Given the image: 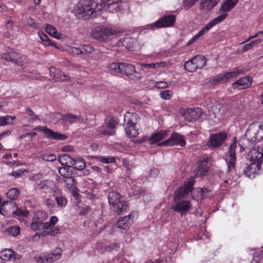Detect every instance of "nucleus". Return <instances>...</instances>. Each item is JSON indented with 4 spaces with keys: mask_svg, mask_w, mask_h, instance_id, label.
Segmentation results:
<instances>
[{
    "mask_svg": "<svg viewBox=\"0 0 263 263\" xmlns=\"http://www.w3.org/2000/svg\"><path fill=\"white\" fill-rule=\"evenodd\" d=\"M101 3L100 0H80L74 6L72 12L78 19L95 17L102 10Z\"/></svg>",
    "mask_w": 263,
    "mask_h": 263,
    "instance_id": "nucleus-1",
    "label": "nucleus"
},
{
    "mask_svg": "<svg viewBox=\"0 0 263 263\" xmlns=\"http://www.w3.org/2000/svg\"><path fill=\"white\" fill-rule=\"evenodd\" d=\"M118 33V31L110 26H101L91 31V36L96 40L107 42L112 36L117 35Z\"/></svg>",
    "mask_w": 263,
    "mask_h": 263,
    "instance_id": "nucleus-2",
    "label": "nucleus"
},
{
    "mask_svg": "<svg viewBox=\"0 0 263 263\" xmlns=\"http://www.w3.org/2000/svg\"><path fill=\"white\" fill-rule=\"evenodd\" d=\"M139 119V116L136 113L127 112L124 115L125 130L128 137L130 138L136 137L138 135L135 125L138 123Z\"/></svg>",
    "mask_w": 263,
    "mask_h": 263,
    "instance_id": "nucleus-3",
    "label": "nucleus"
},
{
    "mask_svg": "<svg viewBox=\"0 0 263 263\" xmlns=\"http://www.w3.org/2000/svg\"><path fill=\"white\" fill-rule=\"evenodd\" d=\"M245 136L248 141L253 143L263 138L262 126L260 125L252 124L247 130Z\"/></svg>",
    "mask_w": 263,
    "mask_h": 263,
    "instance_id": "nucleus-4",
    "label": "nucleus"
},
{
    "mask_svg": "<svg viewBox=\"0 0 263 263\" xmlns=\"http://www.w3.org/2000/svg\"><path fill=\"white\" fill-rule=\"evenodd\" d=\"M238 145L240 146V151H243L244 148L242 147L239 143H237V141L236 140V138H235L233 143L230 146L229 151L227 153L226 161L228 165L227 172L228 173L235 169L236 160L235 149L237 147Z\"/></svg>",
    "mask_w": 263,
    "mask_h": 263,
    "instance_id": "nucleus-5",
    "label": "nucleus"
},
{
    "mask_svg": "<svg viewBox=\"0 0 263 263\" xmlns=\"http://www.w3.org/2000/svg\"><path fill=\"white\" fill-rule=\"evenodd\" d=\"M120 73L134 81L140 80V73L136 71L134 65L130 63H121Z\"/></svg>",
    "mask_w": 263,
    "mask_h": 263,
    "instance_id": "nucleus-6",
    "label": "nucleus"
},
{
    "mask_svg": "<svg viewBox=\"0 0 263 263\" xmlns=\"http://www.w3.org/2000/svg\"><path fill=\"white\" fill-rule=\"evenodd\" d=\"M2 58L20 66H22L26 61V56L14 51L3 53Z\"/></svg>",
    "mask_w": 263,
    "mask_h": 263,
    "instance_id": "nucleus-7",
    "label": "nucleus"
},
{
    "mask_svg": "<svg viewBox=\"0 0 263 263\" xmlns=\"http://www.w3.org/2000/svg\"><path fill=\"white\" fill-rule=\"evenodd\" d=\"M238 0H225L221 5L219 12L220 15L215 18H220L219 23L222 22L228 16V12L231 11L237 4Z\"/></svg>",
    "mask_w": 263,
    "mask_h": 263,
    "instance_id": "nucleus-8",
    "label": "nucleus"
},
{
    "mask_svg": "<svg viewBox=\"0 0 263 263\" xmlns=\"http://www.w3.org/2000/svg\"><path fill=\"white\" fill-rule=\"evenodd\" d=\"M186 142L184 140V137L181 135L174 133L168 139L165 140L158 144L159 146H173L180 145L184 146Z\"/></svg>",
    "mask_w": 263,
    "mask_h": 263,
    "instance_id": "nucleus-9",
    "label": "nucleus"
},
{
    "mask_svg": "<svg viewBox=\"0 0 263 263\" xmlns=\"http://www.w3.org/2000/svg\"><path fill=\"white\" fill-rule=\"evenodd\" d=\"M227 137L226 132H219L210 135V139L208 142V145L213 148L220 147Z\"/></svg>",
    "mask_w": 263,
    "mask_h": 263,
    "instance_id": "nucleus-10",
    "label": "nucleus"
},
{
    "mask_svg": "<svg viewBox=\"0 0 263 263\" xmlns=\"http://www.w3.org/2000/svg\"><path fill=\"white\" fill-rule=\"evenodd\" d=\"M34 130L42 132L45 136L49 139L57 140H65L67 138L66 135L54 132L47 128L46 126H37L34 128Z\"/></svg>",
    "mask_w": 263,
    "mask_h": 263,
    "instance_id": "nucleus-11",
    "label": "nucleus"
},
{
    "mask_svg": "<svg viewBox=\"0 0 263 263\" xmlns=\"http://www.w3.org/2000/svg\"><path fill=\"white\" fill-rule=\"evenodd\" d=\"M175 20L176 17L174 15H165L161 19H159L154 23L151 24L149 26L152 29L154 28L171 27L174 24Z\"/></svg>",
    "mask_w": 263,
    "mask_h": 263,
    "instance_id": "nucleus-12",
    "label": "nucleus"
},
{
    "mask_svg": "<svg viewBox=\"0 0 263 263\" xmlns=\"http://www.w3.org/2000/svg\"><path fill=\"white\" fill-rule=\"evenodd\" d=\"M194 183V181L193 180L184 182L183 186L175 191L174 195V200H176L185 197L186 195L192 192Z\"/></svg>",
    "mask_w": 263,
    "mask_h": 263,
    "instance_id": "nucleus-13",
    "label": "nucleus"
},
{
    "mask_svg": "<svg viewBox=\"0 0 263 263\" xmlns=\"http://www.w3.org/2000/svg\"><path fill=\"white\" fill-rule=\"evenodd\" d=\"M175 203L173 205L172 209L174 211L181 213V216L190 211L192 209V205L189 201L175 200Z\"/></svg>",
    "mask_w": 263,
    "mask_h": 263,
    "instance_id": "nucleus-14",
    "label": "nucleus"
},
{
    "mask_svg": "<svg viewBox=\"0 0 263 263\" xmlns=\"http://www.w3.org/2000/svg\"><path fill=\"white\" fill-rule=\"evenodd\" d=\"M248 156L251 161L261 163L263 165V144L258 145L257 148H252L249 153Z\"/></svg>",
    "mask_w": 263,
    "mask_h": 263,
    "instance_id": "nucleus-15",
    "label": "nucleus"
},
{
    "mask_svg": "<svg viewBox=\"0 0 263 263\" xmlns=\"http://www.w3.org/2000/svg\"><path fill=\"white\" fill-rule=\"evenodd\" d=\"M16 203L10 201H5L0 208V213L4 216H13Z\"/></svg>",
    "mask_w": 263,
    "mask_h": 263,
    "instance_id": "nucleus-16",
    "label": "nucleus"
},
{
    "mask_svg": "<svg viewBox=\"0 0 263 263\" xmlns=\"http://www.w3.org/2000/svg\"><path fill=\"white\" fill-rule=\"evenodd\" d=\"M262 163L252 162L247 165L243 170L244 174L249 178L254 177L253 175L262 168Z\"/></svg>",
    "mask_w": 263,
    "mask_h": 263,
    "instance_id": "nucleus-17",
    "label": "nucleus"
},
{
    "mask_svg": "<svg viewBox=\"0 0 263 263\" xmlns=\"http://www.w3.org/2000/svg\"><path fill=\"white\" fill-rule=\"evenodd\" d=\"M62 120L64 123L72 124L76 123H83L85 119L81 115H75L72 113H68L62 116Z\"/></svg>",
    "mask_w": 263,
    "mask_h": 263,
    "instance_id": "nucleus-18",
    "label": "nucleus"
},
{
    "mask_svg": "<svg viewBox=\"0 0 263 263\" xmlns=\"http://www.w3.org/2000/svg\"><path fill=\"white\" fill-rule=\"evenodd\" d=\"M252 79L249 77L242 78L232 83V87L234 89L241 90L250 87L251 85Z\"/></svg>",
    "mask_w": 263,
    "mask_h": 263,
    "instance_id": "nucleus-19",
    "label": "nucleus"
},
{
    "mask_svg": "<svg viewBox=\"0 0 263 263\" xmlns=\"http://www.w3.org/2000/svg\"><path fill=\"white\" fill-rule=\"evenodd\" d=\"M167 135V132L166 130H160L153 134L148 139V141L151 145L154 144L165 138Z\"/></svg>",
    "mask_w": 263,
    "mask_h": 263,
    "instance_id": "nucleus-20",
    "label": "nucleus"
},
{
    "mask_svg": "<svg viewBox=\"0 0 263 263\" xmlns=\"http://www.w3.org/2000/svg\"><path fill=\"white\" fill-rule=\"evenodd\" d=\"M203 112L200 108H195L194 109H187L184 112L185 115H189V120H196L198 119L202 115Z\"/></svg>",
    "mask_w": 263,
    "mask_h": 263,
    "instance_id": "nucleus-21",
    "label": "nucleus"
},
{
    "mask_svg": "<svg viewBox=\"0 0 263 263\" xmlns=\"http://www.w3.org/2000/svg\"><path fill=\"white\" fill-rule=\"evenodd\" d=\"M219 20L220 21V18H214L209 23H208L205 27H204L200 31L198 32V33L194 35V37L197 40L199 37L201 36L203 34L208 32L209 30L212 28L213 26L216 25L217 24L219 23Z\"/></svg>",
    "mask_w": 263,
    "mask_h": 263,
    "instance_id": "nucleus-22",
    "label": "nucleus"
},
{
    "mask_svg": "<svg viewBox=\"0 0 263 263\" xmlns=\"http://www.w3.org/2000/svg\"><path fill=\"white\" fill-rule=\"evenodd\" d=\"M218 3L216 0H203L201 3L200 9L205 12L212 9Z\"/></svg>",
    "mask_w": 263,
    "mask_h": 263,
    "instance_id": "nucleus-23",
    "label": "nucleus"
},
{
    "mask_svg": "<svg viewBox=\"0 0 263 263\" xmlns=\"http://www.w3.org/2000/svg\"><path fill=\"white\" fill-rule=\"evenodd\" d=\"M208 159L207 158H203L200 161L198 166V168L196 173V176H203L208 172Z\"/></svg>",
    "mask_w": 263,
    "mask_h": 263,
    "instance_id": "nucleus-24",
    "label": "nucleus"
},
{
    "mask_svg": "<svg viewBox=\"0 0 263 263\" xmlns=\"http://www.w3.org/2000/svg\"><path fill=\"white\" fill-rule=\"evenodd\" d=\"M53 182L49 180H45L41 181L36 185V189L44 190L45 192H50L52 191Z\"/></svg>",
    "mask_w": 263,
    "mask_h": 263,
    "instance_id": "nucleus-25",
    "label": "nucleus"
},
{
    "mask_svg": "<svg viewBox=\"0 0 263 263\" xmlns=\"http://www.w3.org/2000/svg\"><path fill=\"white\" fill-rule=\"evenodd\" d=\"M58 159L62 165L67 167H71L74 159L72 158L67 154H63L60 156Z\"/></svg>",
    "mask_w": 263,
    "mask_h": 263,
    "instance_id": "nucleus-26",
    "label": "nucleus"
},
{
    "mask_svg": "<svg viewBox=\"0 0 263 263\" xmlns=\"http://www.w3.org/2000/svg\"><path fill=\"white\" fill-rule=\"evenodd\" d=\"M114 211L118 214H121L128 206L127 202L124 200H121L112 206Z\"/></svg>",
    "mask_w": 263,
    "mask_h": 263,
    "instance_id": "nucleus-27",
    "label": "nucleus"
},
{
    "mask_svg": "<svg viewBox=\"0 0 263 263\" xmlns=\"http://www.w3.org/2000/svg\"><path fill=\"white\" fill-rule=\"evenodd\" d=\"M134 40L130 37H126L120 39L119 41L116 43L115 46L117 47H120L122 46H125L127 49L130 50H133V46L130 45L129 44L133 43Z\"/></svg>",
    "mask_w": 263,
    "mask_h": 263,
    "instance_id": "nucleus-28",
    "label": "nucleus"
},
{
    "mask_svg": "<svg viewBox=\"0 0 263 263\" xmlns=\"http://www.w3.org/2000/svg\"><path fill=\"white\" fill-rule=\"evenodd\" d=\"M61 256V250L60 248L55 250L52 253L48 254L45 257L46 261L47 262H54L59 259Z\"/></svg>",
    "mask_w": 263,
    "mask_h": 263,
    "instance_id": "nucleus-29",
    "label": "nucleus"
},
{
    "mask_svg": "<svg viewBox=\"0 0 263 263\" xmlns=\"http://www.w3.org/2000/svg\"><path fill=\"white\" fill-rule=\"evenodd\" d=\"M131 216V215L129 214L120 219L116 224L117 227L124 230L128 228L130 224L129 220Z\"/></svg>",
    "mask_w": 263,
    "mask_h": 263,
    "instance_id": "nucleus-30",
    "label": "nucleus"
},
{
    "mask_svg": "<svg viewBox=\"0 0 263 263\" xmlns=\"http://www.w3.org/2000/svg\"><path fill=\"white\" fill-rule=\"evenodd\" d=\"M120 194L116 191L110 192L108 195V202L110 205L113 206L120 201Z\"/></svg>",
    "mask_w": 263,
    "mask_h": 263,
    "instance_id": "nucleus-31",
    "label": "nucleus"
},
{
    "mask_svg": "<svg viewBox=\"0 0 263 263\" xmlns=\"http://www.w3.org/2000/svg\"><path fill=\"white\" fill-rule=\"evenodd\" d=\"M193 62L197 69H201L203 68L206 64V59L200 55H196L192 58Z\"/></svg>",
    "mask_w": 263,
    "mask_h": 263,
    "instance_id": "nucleus-32",
    "label": "nucleus"
},
{
    "mask_svg": "<svg viewBox=\"0 0 263 263\" xmlns=\"http://www.w3.org/2000/svg\"><path fill=\"white\" fill-rule=\"evenodd\" d=\"M15 119V116L9 115L5 116H0V126L13 125L14 124L13 122Z\"/></svg>",
    "mask_w": 263,
    "mask_h": 263,
    "instance_id": "nucleus-33",
    "label": "nucleus"
},
{
    "mask_svg": "<svg viewBox=\"0 0 263 263\" xmlns=\"http://www.w3.org/2000/svg\"><path fill=\"white\" fill-rule=\"evenodd\" d=\"M29 213V211L27 209L25 208L18 207L16 204V207L14 209L13 217H15V216L26 217L28 216Z\"/></svg>",
    "mask_w": 263,
    "mask_h": 263,
    "instance_id": "nucleus-34",
    "label": "nucleus"
},
{
    "mask_svg": "<svg viewBox=\"0 0 263 263\" xmlns=\"http://www.w3.org/2000/svg\"><path fill=\"white\" fill-rule=\"evenodd\" d=\"M14 251L11 249H5L0 253V257L4 260H9L13 258Z\"/></svg>",
    "mask_w": 263,
    "mask_h": 263,
    "instance_id": "nucleus-35",
    "label": "nucleus"
},
{
    "mask_svg": "<svg viewBox=\"0 0 263 263\" xmlns=\"http://www.w3.org/2000/svg\"><path fill=\"white\" fill-rule=\"evenodd\" d=\"M212 84H222L228 82L225 73H220L213 78L210 81Z\"/></svg>",
    "mask_w": 263,
    "mask_h": 263,
    "instance_id": "nucleus-36",
    "label": "nucleus"
},
{
    "mask_svg": "<svg viewBox=\"0 0 263 263\" xmlns=\"http://www.w3.org/2000/svg\"><path fill=\"white\" fill-rule=\"evenodd\" d=\"M20 193V190L17 188H12L9 189L7 193V197L12 200H15L17 199V197Z\"/></svg>",
    "mask_w": 263,
    "mask_h": 263,
    "instance_id": "nucleus-37",
    "label": "nucleus"
},
{
    "mask_svg": "<svg viewBox=\"0 0 263 263\" xmlns=\"http://www.w3.org/2000/svg\"><path fill=\"white\" fill-rule=\"evenodd\" d=\"M86 164L84 159L81 158H78L74 159V162L72 163V167L74 169L78 170H82L85 167Z\"/></svg>",
    "mask_w": 263,
    "mask_h": 263,
    "instance_id": "nucleus-38",
    "label": "nucleus"
},
{
    "mask_svg": "<svg viewBox=\"0 0 263 263\" xmlns=\"http://www.w3.org/2000/svg\"><path fill=\"white\" fill-rule=\"evenodd\" d=\"M97 130L99 133L104 135H113L115 133V130L109 128V127H107V125L99 126L97 128Z\"/></svg>",
    "mask_w": 263,
    "mask_h": 263,
    "instance_id": "nucleus-39",
    "label": "nucleus"
},
{
    "mask_svg": "<svg viewBox=\"0 0 263 263\" xmlns=\"http://www.w3.org/2000/svg\"><path fill=\"white\" fill-rule=\"evenodd\" d=\"M5 232L9 235L15 237L20 234V228L18 226H13L7 228Z\"/></svg>",
    "mask_w": 263,
    "mask_h": 263,
    "instance_id": "nucleus-40",
    "label": "nucleus"
},
{
    "mask_svg": "<svg viewBox=\"0 0 263 263\" xmlns=\"http://www.w3.org/2000/svg\"><path fill=\"white\" fill-rule=\"evenodd\" d=\"M46 30L51 36L58 39L60 38L59 34L57 32V29L54 27L48 24L46 25Z\"/></svg>",
    "mask_w": 263,
    "mask_h": 263,
    "instance_id": "nucleus-41",
    "label": "nucleus"
},
{
    "mask_svg": "<svg viewBox=\"0 0 263 263\" xmlns=\"http://www.w3.org/2000/svg\"><path fill=\"white\" fill-rule=\"evenodd\" d=\"M70 167H62L59 169V174L64 178L71 176L72 171L69 168Z\"/></svg>",
    "mask_w": 263,
    "mask_h": 263,
    "instance_id": "nucleus-42",
    "label": "nucleus"
},
{
    "mask_svg": "<svg viewBox=\"0 0 263 263\" xmlns=\"http://www.w3.org/2000/svg\"><path fill=\"white\" fill-rule=\"evenodd\" d=\"M121 63H112L108 64L107 67L112 72L120 73Z\"/></svg>",
    "mask_w": 263,
    "mask_h": 263,
    "instance_id": "nucleus-43",
    "label": "nucleus"
},
{
    "mask_svg": "<svg viewBox=\"0 0 263 263\" xmlns=\"http://www.w3.org/2000/svg\"><path fill=\"white\" fill-rule=\"evenodd\" d=\"M64 182L65 186L69 190H72L76 186L75 180L71 176L65 178Z\"/></svg>",
    "mask_w": 263,
    "mask_h": 263,
    "instance_id": "nucleus-44",
    "label": "nucleus"
},
{
    "mask_svg": "<svg viewBox=\"0 0 263 263\" xmlns=\"http://www.w3.org/2000/svg\"><path fill=\"white\" fill-rule=\"evenodd\" d=\"M55 199L59 208H62L65 207L67 203V200L66 197L63 196H57Z\"/></svg>",
    "mask_w": 263,
    "mask_h": 263,
    "instance_id": "nucleus-45",
    "label": "nucleus"
},
{
    "mask_svg": "<svg viewBox=\"0 0 263 263\" xmlns=\"http://www.w3.org/2000/svg\"><path fill=\"white\" fill-rule=\"evenodd\" d=\"M184 68L187 71L190 72H193L197 69L192 59L185 62L184 64Z\"/></svg>",
    "mask_w": 263,
    "mask_h": 263,
    "instance_id": "nucleus-46",
    "label": "nucleus"
},
{
    "mask_svg": "<svg viewBox=\"0 0 263 263\" xmlns=\"http://www.w3.org/2000/svg\"><path fill=\"white\" fill-rule=\"evenodd\" d=\"M55 73V76L54 75V80L55 81L60 80L62 81H66L68 80V76L65 75L59 69H57V72Z\"/></svg>",
    "mask_w": 263,
    "mask_h": 263,
    "instance_id": "nucleus-47",
    "label": "nucleus"
},
{
    "mask_svg": "<svg viewBox=\"0 0 263 263\" xmlns=\"http://www.w3.org/2000/svg\"><path fill=\"white\" fill-rule=\"evenodd\" d=\"M48 214L44 211H39L36 212L35 216L34 219H36L38 220L43 221L48 218Z\"/></svg>",
    "mask_w": 263,
    "mask_h": 263,
    "instance_id": "nucleus-48",
    "label": "nucleus"
},
{
    "mask_svg": "<svg viewBox=\"0 0 263 263\" xmlns=\"http://www.w3.org/2000/svg\"><path fill=\"white\" fill-rule=\"evenodd\" d=\"M31 228L34 231L43 230V221L38 220L33 221L31 223Z\"/></svg>",
    "mask_w": 263,
    "mask_h": 263,
    "instance_id": "nucleus-49",
    "label": "nucleus"
},
{
    "mask_svg": "<svg viewBox=\"0 0 263 263\" xmlns=\"http://www.w3.org/2000/svg\"><path fill=\"white\" fill-rule=\"evenodd\" d=\"M228 81L232 79L236 78L240 73V71L237 69L231 72L224 73Z\"/></svg>",
    "mask_w": 263,
    "mask_h": 263,
    "instance_id": "nucleus-50",
    "label": "nucleus"
},
{
    "mask_svg": "<svg viewBox=\"0 0 263 263\" xmlns=\"http://www.w3.org/2000/svg\"><path fill=\"white\" fill-rule=\"evenodd\" d=\"M68 52L73 55H78L83 54V51L81 48L73 46L69 47Z\"/></svg>",
    "mask_w": 263,
    "mask_h": 263,
    "instance_id": "nucleus-51",
    "label": "nucleus"
},
{
    "mask_svg": "<svg viewBox=\"0 0 263 263\" xmlns=\"http://www.w3.org/2000/svg\"><path fill=\"white\" fill-rule=\"evenodd\" d=\"M173 95V92L170 90H161L160 92V97L165 100H167L171 98Z\"/></svg>",
    "mask_w": 263,
    "mask_h": 263,
    "instance_id": "nucleus-52",
    "label": "nucleus"
},
{
    "mask_svg": "<svg viewBox=\"0 0 263 263\" xmlns=\"http://www.w3.org/2000/svg\"><path fill=\"white\" fill-rule=\"evenodd\" d=\"M260 42V40L259 39L254 40V41H252L251 42L245 45L243 47V50L245 51L249 50L251 48H252V47L253 46H254L255 45H256L257 44H258Z\"/></svg>",
    "mask_w": 263,
    "mask_h": 263,
    "instance_id": "nucleus-53",
    "label": "nucleus"
},
{
    "mask_svg": "<svg viewBox=\"0 0 263 263\" xmlns=\"http://www.w3.org/2000/svg\"><path fill=\"white\" fill-rule=\"evenodd\" d=\"M251 263H263V251L255 256Z\"/></svg>",
    "mask_w": 263,
    "mask_h": 263,
    "instance_id": "nucleus-54",
    "label": "nucleus"
},
{
    "mask_svg": "<svg viewBox=\"0 0 263 263\" xmlns=\"http://www.w3.org/2000/svg\"><path fill=\"white\" fill-rule=\"evenodd\" d=\"M81 49L83 51V53L86 52L87 53H91L94 51L93 47L89 44L83 45Z\"/></svg>",
    "mask_w": 263,
    "mask_h": 263,
    "instance_id": "nucleus-55",
    "label": "nucleus"
},
{
    "mask_svg": "<svg viewBox=\"0 0 263 263\" xmlns=\"http://www.w3.org/2000/svg\"><path fill=\"white\" fill-rule=\"evenodd\" d=\"M117 125V122L113 118H111L109 120L106 125L109 128L115 130L116 125Z\"/></svg>",
    "mask_w": 263,
    "mask_h": 263,
    "instance_id": "nucleus-56",
    "label": "nucleus"
},
{
    "mask_svg": "<svg viewBox=\"0 0 263 263\" xmlns=\"http://www.w3.org/2000/svg\"><path fill=\"white\" fill-rule=\"evenodd\" d=\"M60 233V228L59 227L57 226L55 227V228L52 230H50L48 231L47 233V235H51V236H55Z\"/></svg>",
    "mask_w": 263,
    "mask_h": 263,
    "instance_id": "nucleus-57",
    "label": "nucleus"
},
{
    "mask_svg": "<svg viewBox=\"0 0 263 263\" xmlns=\"http://www.w3.org/2000/svg\"><path fill=\"white\" fill-rule=\"evenodd\" d=\"M115 158L114 157H104L102 158L100 160L101 162L104 163H113L115 162Z\"/></svg>",
    "mask_w": 263,
    "mask_h": 263,
    "instance_id": "nucleus-58",
    "label": "nucleus"
},
{
    "mask_svg": "<svg viewBox=\"0 0 263 263\" xmlns=\"http://www.w3.org/2000/svg\"><path fill=\"white\" fill-rule=\"evenodd\" d=\"M168 86L167 82L159 81L156 83L155 86L159 89H163L167 87Z\"/></svg>",
    "mask_w": 263,
    "mask_h": 263,
    "instance_id": "nucleus-59",
    "label": "nucleus"
},
{
    "mask_svg": "<svg viewBox=\"0 0 263 263\" xmlns=\"http://www.w3.org/2000/svg\"><path fill=\"white\" fill-rule=\"evenodd\" d=\"M141 66L143 67H144L146 69H155L157 67V64L155 63H151V64H141Z\"/></svg>",
    "mask_w": 263,
    "mask_h": 263,
    "instance_id": "nucleus-60",
    "label": "nucleus"
},
{
    "mask_svg": "<svg viewBox=\"0 0 263 263\" xmlns=\"http://www.w3.org/2000/svg\"><path fill=\"white\" fill-rule=\"evenodd\" d=\"M26 112H27V114H28V115L31 117V119L34 121V120H38L39 119V118H38V116H36L34 112L33 111H32L31 110H30V109L28 108L26 109Z\"/></svg>",
    "mask_w": 263,
    "mask_h": 263,
    "instance_id": "nucleus-61",
    "label": "nucleus"
},
{
    "mask_svg": "<svg viewBox=\"0 0 263 263\" xmlns=\"http://www.w3.org/2000/svg\"><path fill=\"white\" fill-rule=\"evenodd\" d=\"M58 221V217L55 216H52L50 217L49 221L48 222H49L51 227L53 228Z\"/></svg>",
    "mask_w": 263,
    "mask_h": 263,
    "instance_id": "nucleus-62",
    "label": "nucleus"
},
{
    "mask_svg": "<svg viewBox=\"0 0 263 263\" xmlns=\"http://www.w3.org/2000/svg\"><path fill=\"white\" fill-rule=\"evenodd\" d=\"M45 257L46 256H35L34 259L38 263H46Z\"/></svg>",
    "mask_w": 263,
    "mask_h": 263,
    "instance_id": "nucleus-63",
    "label": "nucleus"
},
{
    "mask_svg": "<svg viewBox=\"0 0 263 263\" xmlns=\"http://www.w3.org/2000/svg\"><path fill=\"white\" fill-rule=\"evenodd\" d=\"M119 247V245L117 243H113L110 246H107L105 247V249L106 250L110 251L112 250H115L116 248Z\"/></svg>",
    "mask_w": 263,
    "mask_h": 263,
    "instance_id": "nucleus-64",
    "label": "nucleus"
}]
</instances>
